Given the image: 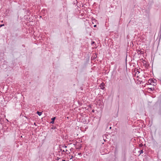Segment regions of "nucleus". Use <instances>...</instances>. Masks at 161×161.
I'll use <instances>...</instances> for the list:
<instances>
[{
    "instance_id": "nucleus-21",
    "label": "nucleus",
    "mask_w": 161,
    "mask_h": 161,
    "mask_svg": "<svg viewBox=\"0 0 161 161\" xmlns=\"http://www.w3.org/2000/svg\"><path fill=\"white\" fill-rule=\"evenodd\" d=\"M34 124L35 125H36V123H35Z\"/></svg>"
},
{
    "instance_id": "nucleus-4",
    "label": "nucleus",
    "mask_w": 161,
    "mask_h": 161,
    "mask_svg": "<svg viewBox=\"0 0 161 161\" xmlns=\"http://www.w3.org/2000/svg\"><path fill=\"white\" fill-rule=\"evenodd\" d=\"M137 52L138 53L143 54V52L142 51L140 50H137Z\"/></svg>"
},
{
    "instance_id": "nucleus-13",
    "label": "nucleus",
    "mask_w": 161,
    "mask_h": 161,
    "mask_svg": "<svg viewBox=\"0 0 161 161\" xmlns=\"http://www.w3.org/2000/svg\"><path fill=\"white\" fill-rule=\"evenodd\" d=\"M94 43V42H93V41L92 42V44H93V43Z\"/></svg>"
},
{
    "instance_id": "nucleus-20",
    "label": "nucleus",
    "mask_w": 161,
    "mask_h": 161,
    "mask_svg": "<svg viewBox=\"0 0 161 161\" xmlns=\"http://www.w3.org/2000/svg\"><path fill=\"white\" fill-rule=\"evenodd\" d=\"M67 147V146H65V147Z\"/></svg>"
},
{
    "instance_id": "nucleus-12",
    "label": "nucleus",
    "mask_w": 161,
    "mask_h": 161,
    "mask_svg": "<svg viewBox=\"0 0 161 161\" xmlns=\"http://www.w3.org/2000/svg\"><path fill=\"white\" fill-rule=\"evenodd\" d=\"M94 55H96V57H95V58H96L97 57V53H95L94 54Z\"/></svg>"
},
{
    "instance_id": "nucleus-3",
    "label": "nucleus",
    "mask_w": 161,
    "mask_h": 161,
    "mask_svg": "<svg viewBox=\"0 0 161 161\" xmlns=\"http://www.w3.org/2000/svg\"><path fill=\"white\" fill-rule=\"evenodd\" d=\"M134 72H135V76H136V75L137 74V76H138L137 75V74H139L140 73V71H139L138 70V69H135V70H134Z\"/></svg>"
},
{
    "instance_id": "nucleus-14",
    "label": "nucleus",
    "mask_w": 161,
    "mask_h": 161,
    "mask_svg": "<svg viewBox=\"0 0 161 161\" xmlns=\"http://www.w3.org/2000/svg\"><path fill=\"white\" fill-rule=\"evenodd\" d=\"M59 159H60V158H59L58 157H57V159L58 160Z\"/></svg>"
},
{
    "instance_id": "nucleus-5",
    "label": "nucleus",
    "mask_w": 161,
    "mask_h": 161,
    "mask_svg": "<svg viewBox=\"0 0 161 161\" xmlns=\"http://www.w3.org/2000/svg\"><path fill=\"white\" fill-rule=\"evenodd\" d=\"M56 119V117H53V118L51 119L52 121L50 122L51 123L53 124L54 122V121Z\"/></svg>"
},
{
    "instance_id": "nucleus-8",
    "label": "nucleus",
    "mask_w": 161,
    "mask_h": 161,
    "mask_svg": "<svg viewBox=\"0 0 161 161\" xmlns=\"http://www.w3.org/2000/svg\"><path fill=\"white\" fill-rule=\"evenodd\" d=\"M154 88H148V90L150 91H152L153 90Z\"/></svg>"
},
{
    "instance_id": "nucleus-22",
    "label": "nucleus",
    "mask_w": 161,
    "mask_h": 161,
    "mask_svg": "<svg viewBox=\"0 0 161 161\" xmlns=\"http://www.w3.org/2000/svg\"><path fill=\"white\" fill-rule=\"evenodd\" d=\"M118 97H119V96H118Z\"/></svg>"
},
{
    "instance_id": "nucleus-17",
    "label": "nucleus",
    "mask_w": 161,
    "mask_h": 161,
    "mask_svg": "<svg viewBox=\"0 0 161 161\" xmlns=\"http://www.w3.org/2000/svg\"><path fill=\"white\" fill-rule=\"evenodd\" d=\"M62 161H65V160H63Z\"/></svg>"
},
{
    "instance_id": "nucleus-1",
    "label": "nucleus",
    "mask_w": 161,
    "mask_h": 161,
    "mask_svg": "<svg viewBox=\"0 0 161 161\" xmlns=\"http://www.w3.org/2000/svg\"><path fill=\"white\" fill-rule=\"evenodd\" d=\"M156 81H157V80H156L151 79H149L148 81V82L149 83H155V82H156Z\"/></svg>"
},
{
    "instance_id": "nucleus-2",
    "label": "nucleus",
    "mask_w": 161,
    "mask_h": 161,
    "mask_svg": "<svg viewBox=\"0 0 161 161\" xmlns=\"http://www.w3.org/2000/svg\"><path fill=\"white\" fill-rule=\"evenodd\" d=\"M104 86H105V84L103 82H102V83L100 84V87L101 89H104L105 88V87H104Z\"/></svg>"
},
{
    "instance_id": "nucleus-6",
    "label": "nucleus",
    "mask_w": 161,
    "mask_h": 161,
    "mask_svg": "<svg viewBox=\"0 0 161 161\" xmlns=\"http://www.w3.org/2000/svg\"><path fill=\"white\" fill-rule=\"evenodd\" d=\"M37 113L39 115L41 116L42 114V112L37 111Z\"/></svg>"
},
{
    "instance_id": "nucleus-7",
    "label": "nucleus",
    "mask_w": 161,
    "mask_h": 161,
    "mask_svg": "<svg viewBox=\"0 0 161 161\" xmlns=\"http://www.w3.org/2000/svg\"><path fill=\"white\" fill-rule=\"evenodd\" d=\"M140 153V155L143 153V150H141L138 152Z\"/></svg>"
},
{
    "instance_id": "nucleus-10",
    "label": "nucleus",
    "mask_w": 161,
    "mask_h": 161,
    "mask_svg": "<svg viewBox=\"0 0 161 161\" xmlns=\"http://www.w3.org/2000/svg\"><path fill=\"white\" fill-rule=\"evenodd\" d=\"M4 24H2V25H0V27H2V26H4Z\"/></svg>"
},
{
    "instance_id": "nucleus-11",
    "label": "nucleus",
    "mask_w": 161,
    "mask_h": 161,
    "mask_svg": "<svg viewBox=\"0 0 161 161\" xmlns=\"http://www.w3.org/2000/svg\"><path fill=\"white\" fill-rule=\"evenodd\" d=\"M153 85L154 86L156 85V82H155V83H153Z\"/></svg>"
},
{
    "instance_id": "nucleus-16",
    "label": "nucleus",
    "mask_w": 161,
    "mask_h": 161,
    "mask_svg": "<svg viewBox=\"0 0 161 161\" xmlns=\"http://www.w3.org/2000/svg\"><path fill=\"white\" fill-rule=\"evenodd\" d=\"M73 158V156H71V157L70 158V159H72V158Z\"/></svg>"
},
{
    "instance_id": "nucleus-9",
    "label": "nucleus",
    "mask_w": 161,
    "mask_h": 161,
    "mask_svg": "<svg viewBox=\"0 0 161 161\" xmlns=\"http://www.w3.org/2000/svg\"><path fill=\"white\" fill-rule=\"evenodd\" d=\"M143 145L142 143L140 144H139V146L140 147H142L143 146Z\"/></svg>"
},
{
    "instance_id": "nucleus-15",
    "label": "nucleus",
    "mask_w": 161,
    "mask_h": 161,
    "mask_svg": "<svg viewBox=\"0 0 161 161\" xmlns=\"http://www.w3.org/2000/svg\"><path fill=\"white\" fill-rule=\"evenodd\" d=\"M96 26H97V25H94V27H96Z\"/></svg>"
},
{
    "instance_id": "nucleus-18",
    "label": "nucleus",
    "mask_w": 161,
    "mask_h": 161,
    "mask_svg": "<svg viewBox=\"0 0 161 161\" xmlns=\"http://www.w3.org/2000/svg\"><path fill=\"white\" fill-rule=\"evenodd\" d=\"M62 151V152H65V151H64V150H63Z\"/></svg>"
},
{
    "instance_id": "nucleus-19",
    "label": "nucleus",
    "mask_w": 161,
    "mask_h": 161,
    "mask_svg": "<svg viewBox=\"0 0 161 161\" xmlns=\"http://www.w3.org/2000/svg\"><path fill=\"white\" fill-rule=\"evenodd\" d=\"M109 128H110V129H111V127H110Z\"/></svg>"
}]
</instances>
